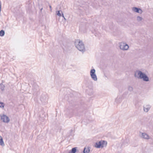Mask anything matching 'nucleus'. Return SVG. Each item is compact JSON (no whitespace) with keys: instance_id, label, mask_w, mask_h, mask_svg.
<instances>
[{"instance_id":"14","label":"nucleus","mask_w":153,"mask_h":153,"mask_svg":"<svg viewBox=\"0 0 153 153\" xmlns=\"http://www.w3.org/2000/svg\"><path fill=\"white\" fill-rule=\"evenodd\" d=\"M5 87V86L3 84H0V89H1L2 91L4 90Z\"/></svg>"},{"instance_id":"25","label":"nucleus","mask_w":153,"mask_h":153,"mask_svg":"<svg viewBox=\"0 0 153 153\" xmlns=\"http://www.w3.org/2000/svg\"><path fill=\"white\" fill-rule=\"evenodd\" d=\"M1 10H0V12H1Z\"/></svg>"},{"instance_id":"16","label":"nucleus","mask_w":153,"mask_h":153,"mask_svg":"<svg viewBox=\"0 0 153 153\" xmlns=\"http://www.w3.org/2000/svg\"><path fill=\"white\" fill-rule=\"evenodd\" d=\"M61 12V13H62V12L61 10H58L56 12V14L58 16H59L60 17L62 16V15L61 13H60V12Z\"/></svg>"},{"instance_id":"9","label":"nucleus","mask_w":153,"mask_h":153,"mask_svg":"<svg viewBox=\"0 0 153 153\" xmlns=\"http://www.w3.org/2000/svg\"><path fill=\"white\" fill-rule=\"evenodd\" d=\"M142 137L148 140L149 139V135L145 133H142Z\"/></svg>"},{"instance_id":"3","label":"nucleus","mask_w":153,"mask_h":153,"mask_svg":"<svg viewBox=\"0 0 153 153\" xmlns=\"http://www.w3.org/2000/svg\"><path fill=\"white\" fill-rule=\"evenodd\" d=\"M107 144V141L105 140H101L96 143L94 145V147L96 148H102L104 147V145L106 146Z\"/></svg>"},{"instance_id":"2","label":"nucleus","mask_w":153,"mask_h":153,"mask_svg":"<svg viewBox=\"0 0 153 153\" xmlns=\"http://www.w3.org/2000/svg\"><path fill=\"white\" fill-rule=\"evenodd\" d=\"M75 45L76 47L79 51L83 52L85 51V48L84 44L82 41L79 40L77 42H76Z\"/></svg>"},{"instance_id":"8","label":"nucleus","mask_w":153,"mask_h":153,"mask_svg":"<svg viewBox=\"0 0 153 153\" xmlns=\"http://www.w3.org/2000/svg\"><path fill=\"white\" fill-rule=\"evenodd\" d=\"M132 10L136 13L140 14H141L143 12L142 10L140 8L137 7H133Z\"/></svg>"},{"instance_id":"24","label":"nucleus","mask_w":153,"mask_h":153,"mask_svg":"<svg viewBox=\"0 0 153 153\" xmlns=\"http://www.w3.org/2000/svg\"><path fill=\"white\" fill-rule=\"evenodd\" d=\"M40 8V11L41 12H42V9H43V8H42V7L41 8Z\"/></svg>"},{"instance_id":"21","label":"nucleus","mask_w":153,"mask_h":153,"mask_svg":"<svg viewBox=\"0 0 153 153\" xmlns=\"http://www.w3.org/2000/svg\"><path fill=\"white\" fill-rule=\"evenodd\" d=\"M62 17L64 18V19L65 20H66V19L64 17V14L63 13H62Z\"/></svg>"},{"instance_id":"13","label":"nucleus","mask_w":153,"mask_h":153,"mask_svg":"<svg viewBox=\"0 0 153 153\" xmlns=\"http://www.w3.org/2000/svg\"><path fill=\"white\" fill-rule=\"evenodd\" d=\"M0 145L2 146H4L3 138L1 136H0Z\"/></svg>"},{"instance_id":"15","label":"nucleus","mask_w":153,"mask_h":153,"mask_svg":"<svg viewBox=\"0 0 153 153\" xmlns=\"http://www.w3.org/2000/svg\"><path fill=\"white\" fill-rule=\"evenodd\" d=\"M5 34V32L3 30H1L0 31V36H3Z\"/></svg>"},{"instance_id":"19","label":"nucleus","mask_w":153,"mask_h":153,"mask_svg":"<svg viewBox=\"0 0 153 153\" xmlns=\"http://www.w3.org/2000/svg\"><path fill=\"white\" fill-rule=\"evenodd\" d=\"M128 91H132L133 90V87L130 86H128Z\"/></svg>"},{"instance_id":"6","label":"nucleus","mask_w":153,"mask_h":153,"mask_svg":"<svg viewBox=\"0 0 153 153\" xmlns=\"http://www.w3.org/2000/svg\"><path fill=\"white\" fill-rule=\"evenodd\" d=\"M95 70L94 69L91 70L90 71V75L91 78L94 81H97V76L95 73Z\"/></svg>"},{"instance_id":"18","label":"nucleus","mask_w":153,"mask_h":153,"mask_svg":"<svg viewBox=\"0 0 153 153\" xmlns=\"http://www.w3.org/2000/svg\"><path fill=\"white\" fill-rule=\"evenodd\" d=\"M4 103L3 102H0V108H4Z\"/></svg>"},{"instance_id":"10","label":"nucleus","mask_w":153,"mask_h":153,"mask_svg":"<svg viewBox=\"0 0 153 153\" xmlns=\"http://www.w3.org/2000/svg\"><path fill=\"white\" fill-rule=\"evenodd\" d=\"M150 106L149 105H146L145 106H143L144 111L146 112H147L150 109Z\"/></svg>"},{"instance_id":"17","label":"nucleus","mask_w":153,"mask_h":153,"mask_svg":"<svg viewBox=\"0 0 153 153\" xmlns=\"http://www.w3.org/2000/svg\"><path fill=\"white\" fill-rule=\"evenodd\" d=\"M142 19V17L137 16V20L138 21H141Z\"/></svg>"},{"instance_id":"20","label":"nucleus","mask_w":153,"mask_h":153,"mask_svg":"<svg viewBox=\"0 0 153 153\" xmlns=\"http://www.w3.org/2000/svg\"><path fill=\"white\" fill-rule=\"evenodd\" d=\"M49 7H50V11H51V12L52 11V8H51L52 7H51V6L50 5V4H49Z\"/></svg>"},{"instance_id":"4","label":"nucleus","mask_w":153,"mask_h":153,"mask_svg":"<svg viewBox=\"0 0 153 153\" xmlns=\"http://www.w3.org/2000/svg\"><path fill=\"white\" fill-rule=\"evenodd\" d=\"M48 99V95L45 94H43L41 96L40 100L41 102L44 104L47 102Z\"/></svg>"},{"instance_id":"12","label":"nucleus","mask_w":153,"mask_h":153,"mask_svg":"<svg viewBox=\"0 0 153 153\" xmlns=\"http://www.w3.org/2000/svg\"><path fill=\"white\" fill-rule=\"evenodd\" d=\"M77 147L73 148L70 151L69 153H75L77 151Z\"/></svg>"},{"instance_id":"5","label":"nucleus","mask_w":153,"mask_h":153,"mask_svg":"<svg viewBox=\"0 0 153 153\" xmlns=\"http://www.w3.org/2000/svg\"><path fill=\"white\" fill-rule=\"evenodd\" d=\"M1 117V120L4 123H8L10 121V120L9 117L5 114L0 115Z\"/></svg>"},{"instance_id":"22","label":"nucleus","mask_w":153,"mask_h":153,"mask_svg":"<svg viewBox=\"0 0 153 153\" xmlns=\"http://www.w3.org/2000/svg\"><path fill=\"white\" fill-rule=\"evenodd\" d=\"M1 1H0V10H1Z\"/></svg>"},{"instance_id":"23","label":"nucleus","mask_w":153,"mask_h":153,"mask_svg":"<svg viewBox=\"0 0 153 153\" xmlns=\"http://www.w3.org/2000/svg\"><path fill=\"white\" fill-rule=\"evenodd\" d=\"M85 80H86V81H90V80H89V79L88 78H87V80H86V79H85Z\"/></svg>"},{"instance_id":"1","label":"nucleus","mask_w":153,"mask_h":153,"mask_svg":"<svg viewBox=\"0 0 153 153\" xmlns=\"http://www.w3.org/2000/svg\"><path fill=\"white\" fill-rule=\"evenodd\" d=\"M137 72L138 76H137L136 75V74L135 73L134 74L135 77H137L139 79H142L144 81L147 82L149 81V77L145 74L139 71H137Z\"/></svg>"},{"instance_id":"7","label":"nucleus","mask_w":153,"mask_h":153,"mask_svg":"<svg viewBox=\"0 0 153 153\" xmlns=\"http://www.w3.org/2000/svg\"><path fill=\"white\" fill-rule=\"evenodd\" d=\"M120 49L124 50H126L129 48V46L128 45L125 44L120 45Z\"/></svg>"},{"instance_id":"11","label":"nucleus","mask_w":153,"mask_h":153,"mask_svg":"<svg viewBox=\"0 0 153 153\" xmlns=\"http://www.w3.org/2000/svg\"><path fill=\"white\" fill-rule=\"evenodd\" d=\"M90 147H85L83 151V153H89L90 151Z\"/></svg>"}]
</instances>
